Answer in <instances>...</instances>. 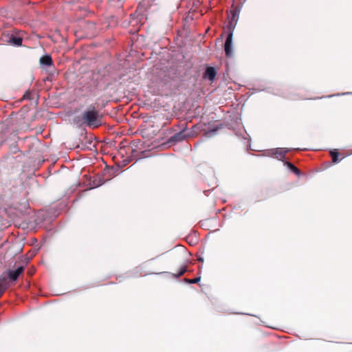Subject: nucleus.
I'll return each mask as SVG.
<instances>
[{"label": "nucleus", "instance_id": "obj_5", "mask_svg": "<svg viewBox=\"0 0 352 352\" xmlns=\"http://www.w3.org/2000/svg\"><path fill=\"white\" fill-rule=\"evenodd\" d=\"M238 19L239 14H237V12L232 11L231 14L228 16L229 21L228 25H226V30L228 33L232 32L233 34Z\"/></svg>", "mask_w": 352, "mask_h": 352}, {"label": "nucleus", "instance_id": "obj_11", "mask_svg": "<svg viewBox=\"0 0 352 352\" xmlns=\"http://www.w3.org/2000/svg\"><path fill=\"white\" fill-rule=\"evenodd\" d=\"M284 165L286 166L288 168H289L294 173L299 175L300 173V170L296 168L293 164L289 162L284 161Z\"/></svg>", "mask_w": 352, "mask_h": 352}, {"label": "nucleus", "instance_id": "obj_10", "mask_svg": "<svg viewBox=\"0 0 352 352\" xmlns=\"http://www.w3.org/2000/svg\"><path fill=\"white\" fill-rule=\"evenodd\" d=\"M40 63L46 66H51L53 65V61L50 55H45L41 57Z\"/></svg>", "mask_w": 352, "mask_h": 352}, {"label": "nucleus", "instance_id": "obj_8", "mask_svg": "<svg viewBox=\"0 0 352 352\" xmlns=\"http://www.w3.org/2000/svg\"><path fill=\"white\" fill-rule=\"evenodd\" d=\"M188 136V135L186 133V130H182L173 135L168 140V142H179L184 140Z\"/></svg>", "mask_w": 352, "mask_h": 352}, {"label": "nucleus", "instance_id": "obj_12", "mask_svg": "<svg viewBox=\"0 0 352 352\" xmlns=\"http://www.w3.org/2000/svg\"><path fill=\"white\" fill-rule=\"evenodd\" d=\"M10 42L16 46H20L22 45L23 39L21 37L12 36Z\"/></svg>", "mask_w": 352, "mask_h": 352}, {"label": "nucleus", "instance_id": "obj_4", "mask_svg": "<svg viewBox=\"0 0 352 352\" xmlns=\"http://www.w3.org/2000/svg\"><path fill=\"white\" fill-rule=\"evenodd\" d=\"M289 151L287 148H278L269 150L266 152L267 156L274 157L276 159L284 162L286 154Z\"/></svg>", "mask_w": 352, "mask_h": 352}, {"label": "nucleus", "instance_id": "obj_20", "mask_svg": "<svg viewBox=\"0 0 352 352\" xmlns=\"http://www.w3.org/2000/svg\"><path fill=\"white\" fill-rule=\"evenodd\" d=\"M161 133H162V134H164V131H162V132H160H160L158 133V135H160Z\"/></svg>", "mask_w": 352, "mask_h": 352}, {"label": "nucleus", "instance_id": "obj_9", "mask_svg": "<svg viewBox=\"0 0 352 352\" xmlns=\"http://www.w3.org/2000/svg\"><path fill=\"white\" fill-rule=\"evenodd\" d=\"M217 75V72L214 67H208L204 73V78H208L210 81H213Z\"/></svg>", "mask_w": 352, "mask_h": 352}, {"label": "nucleus", "instance_id": "obj_7", "mask_svg": "<svg viewBox=\"0 0 352 352\" xmlns=\"http://www.w3.org/2000/svg\"><path fill=\"white\" fill-rule=\"evenodd\" d=\"M24 267H19L15 270H8L7 273L8 278L12 281H16L19 276L23 272Z\"/></svg>", "mask_w": 352, "mask_h": 352}, {"label": "nucleus", "instance_id": "obj_13", "mask_svg": "<svg viewBox=\"0 0 352 352\" xmlns=\"http://www.w3.org/2000/svg\"><path fill=\"white\" fill-rule=\"evenodd\" d=\"M187 270V267L183 265L180 267L179 271L177 274H173V276L175 278L182 276Z\"/></svg>", "mask_w": 352, "mask_h": 352}, {"label": "nucleus", "instance_id": "obj_1", "mask_svg": "<svg viewBox=\"0 0 352 352\" xmlns=\"http://www.w3.org/2000/svg\"><path fill=\"white\" fill-rule=\"evenodd\" d=\"M143 142L139 153V159L153 157L154 155V121L151 118L144 120L140 127Z\"/></svg>", "mask_w": 352, "mask_h": 352}, {"label": "nucleus", "instance_id": "obj_15", "mask_svg": "<svg viewBox=\"0 0 352 352\" xmlns=\"http://www.w3.org/2000/svg\"><path fill=\"white\" fill-rule=\"evenodd\" d=\"M200 279H201V277H197V278H192V279L185 278V281L188 283H190V284H195V283H197L200 280Z\"/></svg>", "mask_w": 352, "mask_h": 352}, {"label": "nucleus", "instance_id": "obj_17", "mask_svg": "<svg viewBox=\"0 0 352 352\" xmlns=\"http://www.w3.org/2000/svg\"><path fill=\"white\" fill-rule=\"evenodd\" d=\"M6 289V287L0 283V297L3 295Z\"/></svg>", "mask_w": 352, "mask_h": 352}, {"label": "nucleus", "instance_id": "obj_21", "mask_svg": "<svg viewBox=\"0 0 352 352\" xmlns=\"http://www.w3.org/2000/svg\"><path fill=\"white\" fill-rule=\"evenodd\" d=\"M199 261H203V258H199Z\"/></svg>", "mask_w": 352, "mask_h": 352}, {"label": "nucleus", "instance_id": "obj_19", "mask_svg": "<svg viewBox=\"0 0 352 352\" xmlns=\"http://www.w3.org/2000/svg\"><path fill=\"white\" fill-rule=\"evenodd\" d=\"M6 280V278H5V277L0 278V280Z\"/></svg>", "mask_w": 352, "mask_h": 352}, {"label": "nucleus", "instance_id": "obj_16", "mask_svg": "<svg viewBox=\"0 0 352 352\" xmlns=\"http://www.w3.org/2000/svg\"><path fill=\"white\" fill-rule=\"evenodd\" d=\"M127 150L130 151L132 153L133 156L136 157L138 155V152L134 150L133 146H128Z\"/></svg>", "mask_w": 352, "mask_h": 352}, {"label": "nucleus", "instance_id": "obj_6", "mask_svg": "<svg viewBox=\"0 0 352 352\" xmlns=\"http://www.w3.org/2000/svg\"><path fill=\"white\" fill-rule=\"evenodd\" d=\"M232 32H228L227 38L226 39L224 50L226 56L229 57L232 56Z\"/></svg>", "mask_w": 352, "mask_h": 352}, {"label": "nucleus", "instance_id": "obj_18", "mask_svg": "<svg viewBox=\"0 0 352 352\" xmlns=\"http://www.w3.org/2000/svg\"><path fill=\"white\" fill-rule=\"evenodd\" d=\"M30 92H26V93L24 94L23 98H24L29 99V98H30Z\"/></svg>", "mask_w": 352, "mask_h": 352}, {"label": "nucleus", "instance_id": "obj_14", "mask_svg": "<svg viewBox=\"0 0 352 352\" xmlns=\"http://www.w3.org/2000/svg\"><path fill=\"white\" fill-rule=\"evenodd\" d=\"M331 157L332 158V162L333 163H337L338 162V155L339 153L336 150L331 151L330 152Z\"/></svg>", "mask_w": 352, "mask_h": 352}, {"label": "nucleus", "instance_id": "obj_2", "mask_svg": "<svg viewBox=\"0 0 352 352\" xmlns=\"http://www.w3.org/2000/svg\"><path fill=\"white\" fill-rule=\"evenodd\" d=\"M82 120L87 126L96 128L102 124V116L94 105H90L82 113Z\"/></svg>", "mask_w": 352, "mask_h": 352}, {"label": "nucleus", "instance_id": "obj_3", "mask_svg": "<svg viewBox=\"0 0 352 352\" xmlns=\"http://www.w3.org/2000/svg\"><path fill=\"white\" fill-rule=\"evenodd\" d=\"M153 0H142L138 5V12L140 14L147 18L148 15L152 16L153 12L151 10Z\"/></svg>", "mask_w": 352, "mask_h": 352}]
</instances>
